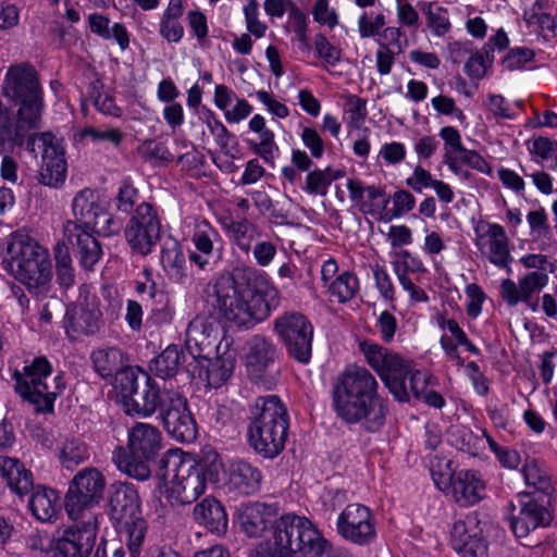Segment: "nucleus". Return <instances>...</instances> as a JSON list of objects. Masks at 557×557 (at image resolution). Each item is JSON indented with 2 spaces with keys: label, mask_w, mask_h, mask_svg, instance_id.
<instances>
[{
  "label": "nucleus",
  "mask_w": 557,
  "mask_h": 557,
  "mask_svg": "<svg viewBox=\"0 0 557 557\" xmlns=\"http://www.w3.org/2000/svg\"><path fill=\"white\" fill-rule=\"evenodd\" d=\"M211 305L228 322L251 329L280 305V292L265 273L253 267L235 268L221 274L213 286Z\"/></svg>",
  "instance_id": "f257e3e1"
},
{
  "label": "nucleus",
  "mask_w": 557,
  "mask_h": 557,
  "mask_svg": "<svg viewBox=\"0 0 557 557\" xmlns=\"http://www.w3.org/2000/svg\"><path fill=\"white\" fill-rule=\"evenodd\" d=\"M379 382L364 367L349 366L332 388V407L346 424H360L367 433L380 432L386 422L388 400L379 392Z\"/></svg>",
  "instance_id": "f03ea898"
},
{
  "label": "nucleus",
  "mask_w": 557,
  "mask_h": 557,
  "mask_svg": "<svg viewBox=\"0 0 557 557\" xmlns=\"http://www.w3.org/2000/svg\"><path fill=\"white\" fill-rule=\"evenodd\" d=\"M3 90L18 109L13 128L10 111L0 101V145L5 140L22 145L26 132L39 127L44 109L42 90L34 66L28 63L11 65L5 75Z\"/></svg>",
  "instance_id": "7ed1b4c3"
},
{
  "label": "nucleus",
  "mask_w": 557,
  "mask_h": 557,
  "mask_svg": "<svg viewBox=\"0 0 557 557\" xmlns=\"http://www.w3.org/2000/svg\"><path fill=\"white\" fill-rule=\"evenodd\" d=\"M2 267L29 293L46 296L51 288V261L46 248L22 233H12L3 256Z\"/></svg>",
  "instance_id": "20e7f679"
},
{
  "label": "nucleus",
  "mask_w": 557,
  "mask_h": 557,
  "mask_svg": "<svg viewBox=\"0 0 557 557\" xmlns=\"http://www.w3.org/2000/svg\"><path fill=\"white\" fill-rule=\"evenodd\" d=\"M288 428L287 409L277 396H261L251 405L248 444L262 458L274 459L282 453Z\"/></svg>",
  "instance_id": "39448f33"
},
{
  "label": "nucleus",
  "mask_w": 557,
  "mask_h": 557,
  "mask_svg": "<svg viewBox=\"0 0 557 557\" xmlns=\"http://www.w3.org/2000/svg\"><path fill=\"white\" fill-rule=\"evenodd\" d=\"M109 515L129 557H139L147 533L137 490L131 483L115 482L109 491Z\"/></svg>",
  "instance_id": "423d86ee"
},
{
  "label": "nucleus",
  "mask_w": 557,
  "mask_h": 557,
  "mask_svg": "<svg viewBox=\"0 0 557 557\" xmlns=\"http://www.w3.org/2000/svg\"><path fill=\"white\" fill-rule=\"evenodd\" d=\"M157 476L168 483L165 496L173 506L191 504L206 490L203 469L178 450H168L159 460Z\"/></svg>",
  "instance_id": "0eeeda50"
},
{
  "label": "nucleus",
  "mask_w": 557,
  "mask_h": 557,
  "mask_svg": "<svg viewBox=\"0 0 557 557\" xmlns=\"http://www.w3.org/2000/svg\"><path fill=\"white\" fill-rule=\"evenodd\" d=\"M97 534V517L87 515L84 521L74 522L53 540L47 532L39 530L29 533L25 539V546L33 553L50 552V557H89L95 547Z\"/></svg>",
  "instance_id": "6e6552de"
},
{
  "label": "nucleus",
  "mask_w": 557,
  "mask_h": 557,
  "mask_svg": "<svg viewBox=\"0 0 557 557\" xmlns=\"http://www.w3.org/2000/svg\"><path fill=\"white\" fill-rule=\"evenodd\" d=\"M359 349L395 400L409 403L411 376L418 370L414 369L412 360L369 341L361 342Z\"/></svg>",
  "instance_id": "1a4fd4ad"
},
{
  "label": "nucleus",
  "mask_w": 557,
  "mask_h": 557,
  "mask_svg": "<svg viewBox=\"0 0 557 557\" xmlns=\"http://www.w3.org/2000/svg\"><path fill=\"white\" fill-rule=\"evenodd\" d=\"M52 366L44 357H36L23 372L15 371V392L35 406L37 412H52L54 400L65 387L62 373L51 379Z\"/></svg>",
  "instance_id": "9d476101"
},
{
  "label": "nucleus",
  "mask_w": 557,
  "mask_h": 557,
  "mask_svg": "<svg viewBox=\"0 0 557 557\" xmlns=\"http://www.w3.org/2000/svg\"><path fill=\"white\" fill-rule=\"evenodd\" d=\"M161 440L158 428L138 422L127 432V450L117 447L113 460L128 476L145 481L151 474L149 462L154 460L162 447Z\"/></svg>",
  "instance_id": "9b49d317"
},
{
  "label": "nucleus",
  "mask_w": 557,
  "mask_h": 557,
  "mask_svg": "<svg viewBox=\"0 0 557 557\" xmlns=\"http://www.w3.org/2000/svg\"><path fill=\"white\" fill-rule=\"evenodd\" d=\"M26 149L35 156L38 150L41 151L39 183L53 188L63 185L67 174L65 151L51 133L29 135L26 140Z\"/></svg>",
  "instance_id": "f8f14e48"
},
{
  "label": "nucleus",
  "mask_w": 557,
  "mask_h": 557,
  "mask_svg": "<svg viewBox=\"0 0 557 557\" xmlns=\"http://www.w3.org/2000/svg\"><path fill=\"white\" fill-rule=\"evenodd\" d=\"M103 475L94 468L79 471L72 480L65 495V510L74 522L84 521L92 512L87 509L98 504L104 490Z\"/></svg>",
  "instance_id": "ddd939ff"
},
{
  "label": "nucleus",
  "mask_w": 557,
  "mask_h": 557,
  "mask_svg": "<svg viewBox=\"0 0 557 557\" xmlns=\"http://www.w3.org/2000/svg\"><path fill=\"white\" fill-rule=\"evenodd\" d=\"M518 504V512H515L516 507L511 505L509 517L510 529L516 537H527L532 531L552 525L555 516L549 496L519 493Z\"/></svg>",
  "instance_id": "4468645a"
},
{
  "label": "nucleus",
  "mask_w": 557,
  "mask_h": 557,
  "mask_svg": "<svg viewBox=\"0 0 557 557\" xmlns=\"http://www.w3.org/2000/svg\"><path fill=\"white\" fill-rule=\"evenodd\" d=\"M274 331L290 357L304 364L310 362L313 327L308 318L300 312H285L274 320Z\"/></svg>",
  "instance_id": "2eb2a0df"
},
{
  "label": "nucleus",
  "mask_w": 557,
  "mask_h": 557,
  "mask_svg": "<svg viewBox=\"0 0 557 557\" xmlns=\"http://www.w3.org/2000/svg\"><path fill=\"white\" fill-rule=\"evenodd\" d=\"M273 545L287 554L313 553V523L295 513L281 516L271 527Z\"/></svg>",
  "instance_id": "dca6fc26"
},
{
  "label": "nucleus",
  "mask_w": 557,
  "mask_h": 557,
  "mask_svg": "<svg viewBox=\"0 0 557 557\" xmlns=\"http://www.w3.org/2000/svg\"><path fill=\"white\" fill-rule=\"evenodd\" d=\"M102 325L100 300L96 295L87 290L81 292L77 301L66 307L63 327L71 341L95 335Z\"/></svg>",
  "instance_id": "f3484780"
},
{
  "label": "nucleus",
  "mask_w": 557,
  "mask_h": 557,
  "mask_svg": "<svg viewBox=\"0 0 557 557\" xmlns=\"http://www.w3.org/2000/svg\"><path fill=\"white\" fill-rule=\"evenodd\" d=\"M124 235L134 253L149 255L161 235V222L156 208L148 202L139 203L125 227Z\"/></svg>",
  "instance_id": "a211bd4d"
},
{
  "label": "nucleus",
  "mask_w": 557,
  "mask_h": 557,
  "mask_svg": "<svg viewBox=\"0 0 557 557\" xmlns=\"http://www.w3.org/2000/svg\"><path fill=\"white\" fill-rule=\"evenodd\" d=\"M480 512L473 511L454 522L450 545L458 557H488L487 522Z\"/></svg>",
  "instance_id": "6ab92c4d"
},
{
  "label": "nucleus",
  "mask_w": 557,
  "mask_h": 557,
  "mask_svg": "<svg viewBox=\"0 0 557 557\" xmlns=\"http://www.w3.org/2000/svg\"><path fill=\"white\" fill-rule=\"evenodd\" d=\"M337 533L347 542L358 546H369L377 536L376 519L370 507L348 504L336 520Z\"/></svg>",
  "instance_id": "aec40b11"
},
{
  "label": "nucleus",
  "mask_w": 557,
  "mask_h": 557,
  "mask_svg": "<svg viewBox=\"0 0 557 557\" xmlns=\"http://www.w3.org/2000/svg\"><path fill=\"white\" fill-rule=\"evenodd\" d=\"M160 418L166 433L181 443H190L197 437V424L187 399L180 393L165 395Z\"/></svg>",
  "instance_id": "412c9836"
},
{
  "label": "nucleus",
  "mask_w": 557,
  "mask_h": 557,
  "mask_svg": "<svg viewBox=\"0 0 557 557\" xmlns=\"http://www.w3.org/2000/svg\"><path fill=\"white\" fill-rule=\"evenodd\" d=\"M346 187L350 201L364 215L375 218L389 203V197L380 185H366L362 180L351 177L347 180Z\"/></svg>",
  "instance_id": "4be33fe9"
},
{
  "label": "nucleus",
  "mask_w": 557,
  "mask_h": 557,
  "mask_svg": "<svg viewBox=\"0 0 557 557\" xmlns=\"http://www.w3.org/2000/svg\"><path fill=\"white\" fill-rule=\"evenodd\" d=\"M81 224L65 222L63 233L69 243L76 248V253L81 265L86 270H91L99 261L102 249L100 243L94 237L88 228H82Z\"/></svg>",
  "instance_id": "5701e85b"
},
{
  "label": "nucleus",
  "mask_w": 557,
  "mask_h": 557,
  "mask_svg": "<svg viewBox=\"0 0 557 557\" xmlns=\"http://www.w3.org/2000/svg\"><path fill=\"white\" fill-rule=\"evenodd\" d=\"M453 496L456 503L461 507H470L479 504L483 499V493L486 488L479 470L462 469L450 476Z\"/></svg>",
  "instance_id": "b1692460"
},
{
  "label": "nucleus",
  "mask_w": 557,
  "mask_h": 557,
  "mask_svg": "<svg viewBox=\"0 0 557 557\" xmlns=\"http://www.w3.org/2000/svg\"><path fill=\"white\" fill-rule=\"evenodd\" d=\"M276 504L248 503L240 507L238 519L242 531L249 537H260L278 516Z\"/></svg>",
  "instance_id": "393cba45"
},
{
  "label": "nucleus",
  "mask_w": 557,
  "mask_h": 557,
  "mask_svg": "<svg viewBox=\"0 0 557 557\" xmlns=\"http://www.w3.org/2000/svg\"><path fill=\"white\" fill-rule=\"evenodd\" d=\"M140 380L141 385L128 401L131 408L127 409V412L134 411L144 417L153 414L157 409H160L161 412L164 408L165 395L178 392L165 387L160 391L148 373H141Z\"/></svg>",
  "instance_id": "a878e982"
},
{
  "label": "nucleus",
  "mask_w": 557,
  "mask_h": 557,
  "mask_svg": "<svg viewBox=\"0 0 557 557\" xmlns=\"http://www.w3.org/2000/svg\"><path fill=\"white\" fill-rule=\"evenodd\" d=\"M218 326L205 317L194 318L186 330L185 345L194 359L200 358L214 347Z\"/></svg>",
  "instance_id": "bb28decb"
},
{
  "label": "nucleus",
  "mask_w": 557,
  "mask_h": 557,
  "mask_svg": "<svg viewBox=\"0 0 557 557\" xmlns=\"http://www.w3.org/2000/svg\"><path fill=\"white\" fill-rule=\"evenodd\" d=\"M218 238L219 233L208 222L199 223L191 238L196 250L189 251V261L200 270L211 267L219 258V255L214 256V242Z\"/></svg>",
  "instance_id": "cd10ccee"
},
{
  "label": "nucleus",
  "mask_w": 557,
  "mask_h": 557,
  "mask_svg": "<svg viewBox=\"0 0 557 557\" xmlns=\"http://www.w3.org/2000/svg\"><path fill=\"white\" fill-rule=\"evenodd\" d=\"M160 261L171 280L180 284H186L190 280L191 274L183 247L174 237L169 236L163 240Z\"/></svg>",
  "instance_id": "c85d7f7f"
},
{
  "label": "nucleus",
  "mask_w": 557,
  "mask_h": 557,
  "mask_svg": "<svg viewBox=\"0 0 557 557\" xmlns=\"http://www.w3.org/2000/svg\"><path fill=\"white\" fill-rule=\"evenodd\" d=\"M262 473L250 462L238 459L234 460L227 470V484L242 495H252L261 487Z\"/></svg>",
  "instance_id": "c756f323"
},
{
  "label": "nucleus",
  "mask_w": 557,
  "mask_h": 557,
  "mask_svg": "<svg viewBox=\"0 0 557 557\" xmlns=\"http://www.w3.org/2000/svg\"><path fill=\"white\" fill-rule=\"evenodd\" d=\"M102 210L99 194L91 188H84L75 195L72 202L75 220H67L66 222L77 223L82 225V228L90 230L97 224Z\"/></svg>",
  "instance_id": "7c9ffc66"
},
{
  "label": "nucleus",
  "mask_w": 557,
  "mask_h": 557,
  "mask_svg": "<svg viewBox=\"0 0 557 557\" xmlns=\"http://www.w3.org/2000/svg\"><path fill=\"white\" fill-rule=\"evenodd\" d=\"M194 519L209 532L223 535L227 531L228 518L223 505L214 497H205L194 508Z\"/></svg>",
  "instance_id": "2f4dec72"
},
{
  "label": "nucleus",
  "mask_w": 557,
  "mask_h": 557,
  "mask_svg": "<svg viewBox=\"0 0 557 557\" xmlns=\"http://www.w3.org/2000/svg\"><path fill=\"white\" fill-rule=\"evenodd\" d=\"M315 66L326 71L330 75L341 77L344 72L339 69L344 63L343 49L329 40L323 34L314 37Z\"/></svg>",
  "instance_id": "473e14b6"
},
{
  "label": "nucleus",
  "mask_w": 557,
  "mask_h": 557,
  "mask_svg": "<svg viewBox=\"0 0 557 557\" xmlns=\"http://www.w3.org/2000/svg\"><path fill=\"white\" fill-rule=\"evenodd\" d=\"M405 184L417 194H421L424 188H433L440 201L446 205L453 202L455 197L448 183L433 178L431 172L421 165L413 169L412 175L406 178Z\"/></svg>",
  "instance_id": "72a5a7b5"
},
{
  "label": "nucleus",
  "mask_w": 557,
  "mask_h": 557,
  "mask_svg": "<svg viewBox=\"0 0 557 557\" xmlns=\"http://www.w3.org/2000/svg\"><path fill=\"white\" fill-rule=\"evenodd\" d=\"M0 472L13 493L23 497L34 490L33 474L14 458L4 457L0 460Z\"/></svg>",
  "instance_id": "f704fd0d"
},
{
  "label": "nucleus",
  "mask_w": 557,
  "mask_h": 557,
  "mask_svg": "<svg viewBox=\"0 0 557 557\" xmlns=\"http://www.w3.org/2000/svg\"><path fill=\"white\" fill-rule=\"evenodd\" d=\"M276 348L262 336H255L249 342L247 368L255 377H261L267 368L274 362Z\"/></svg>",
  "instance_id": "c9c22d12"
},
{
  "label": "nucleus",
  "mask_w": 557,
  "mask_h": 557,
  "mask_svg": "<svg viewBox=\"0 0 557 557\" xmlns=\"http://www.w3.org/2000/svg\"><path fill=\"white\" fill-rule=\"evenodd\" d=\"M59 500L54 490L38 486L30 495L28 508L38 521L51 522L58 516Z\"/></svg>",
  "instance_id": "e433bc0d"
},
{
  "label": "nucleus",
  "mask_w": 557,
  "mask_h": 557,
  "mask_svg": "<svg viewBox=\"0 0 557 557\" xmlns=\"http://www.w3.org/2000/svg\"><path fill=\"white\" fill-rule=\"evenodd\" d=\"M95 371L106 380L112 379L127 363L126 355L117 347L100 348L91 352Z\"/></svg>",
  "instance_id": "4c0bfd02"
},
{
  "label": "nucleus",
  "mask_w": 557,
  "mask_h": 557,
  "mask_svg": "<svg viewBox=\"0 0 557 557\" xmlns=\"http://www.w3.org/2000/svg\"><path fill=\"white\" fill-rule=\"evenodd\" d=\"M487 235L490 237L488 261L500 269L510 271L509 263L512 261V257L509 250V238L505 228L498 223H487Z\"/></svg>",
  "instance_id": "58836bf2"
},
{
  "label": "nucleus",
  "mask_w": 557,
  "mask_h": 557,
  "mask_svg": "<svg viewBox=\"0 0 557 557\" xmlns=\"http://www.w3.org/2000/svg\"><path fill=\"white\" fill-rule=\"evenodd\" d=\"M185 361V351L176 345H170L150 361L149 369L156 376L163 380L172 379Z\"/></svg>",
  "instance_id": "ea45409f"
},
{
  "label": "nucleus",
  "mask_w": 557,
  "mask_h": 557,
  "mask_svg": "<svg viewBox=\"0 0 557 557\" xmlns=\"http://www.w3.org/2000/svg\"><path fill=\"white\" fill-rule=\"evenodd\" d=\"M435 377L426 372L417 370V373L411 376V391L414 399L422 400L425 405L442 409L446 405V400L443 395L434 389H429V386L433 384Z\"/></svg>",
  "instance_id": "a19ab883"
},
{
  "label": "nucleus",
  "mask_w": 557,
  "mask_h": 557,
  "mask_svg": "<svg viewBox=\"0 0 557 557\" xmlns=\"http://www.w3.org/2000/svg\"><path fill=\"white\" fill-rule=\"evenodd\" d=\"M418 8L425 15L426 26L435 37H444L451 29L448 10L437 2L419 1Z\"/></svg>",
  "instance_id": "79ce46f5"
},
{
  "label": "nucleus",
  "mask_w": 557,
  "mask_h": 557,
  "mask_svg": "<svg viewBox=\"0 0 557 557\" xmlns=\"http://www.w3.org/2000/svg\"><path fill=\"white\" fill-rule=\"evenodd\" d=\"M521 473L525 484L534 487V491L528 492L530 495H546L553 498L555 487L552 478L540 467L536 459L527 461L522 467Z\"/></svg>",
  "instance_id": "37998d69"
},
{
  "label": "nucleus",
  "mask_w": 557,
  "mask_h": 557,
  "mask_svg": "<svg viewBox=\"0 0 557 557\" xmlns=\"http://www.w3.org/2000/svg\"><path fill=\"white\" fill-rule=\"evenodd\" d=\"M325 287L331 299L335 298L337 302L346 304L356 297L360 288V283L354 272L343 271Z\"/></svg>",
  "instance_id": "c03bdc74"
},
{
  "label": "nucleus",
  "mask_w": 557,
  "mask_h": 557,
  "mask_svg": "<svg viewBox=\"0 0 557 557\" xmlns=\"http://www.w3.org/2000/svg\"><path fill=\"white\" fill-rule=\"evenodd\" d=\"M290 8V21L294 30L298 35L299 41L308 48L306 39V18L304 14L294 5L290 0H265L264 10L271 16L281 17Z\"/></svg>",
  "instance_id": "a18cd8bd"
},
{
  "label": "nucleus",
  "mask_w": 557,
  "mask_h": 557,
  "mask_svg": "<svg viewBox=\"0 0 557 557\" xmlns=\"http://www.w3.org/2000/svg\"><path fill=\"white\" fill-rule=\"evenodd\" d=\"M225 228L231 239L245 252L251 249L252 243L260 236L258 227L245 218L230 221L225 224Z\"/></svg>",
  "instance_id": "49530a36"
},
{
  "label": "nucleus",
  "mask_w": 557,
  "mask_h": 557,
  "mask_svg": "<svg viewBox=\"0 0 557 557\" xmlns=\"http://www.w3.org/2000/svg\"><path fill=\"white\" fill-rule=\"evenodd\" d=\"M146 373L139 368L129 367L127 363L119 371L114 377V386L119 389L123 397L125 405L128 406V401L141 385L140 374Z\"/></svg>",
  "instance_id": "de8ad7c7"
},
{
  "label": "nucleus",
  "mask_w": 557,
  "mask_h": 557,
  "mask_svg": "<svg viewBox=\"0 0 557 557\" xmlns=\"http://www.w3.org/2000/svg\"><path fill=\"white\" fill-rule=\"evenodd\" d=\"M438 136L444 140V163L451 172L457 170V158L455 153H461L465 146L459 131L454 126H444L440 129Z\"/></svg>",
  "instance_id": "09e8293b"
},
{
  "label": "nucleus",
  "mask_w": 557,
  "mask_h": 557,
  "mask_svg": "<svg viewBox=\"0 0 557 557\" xmlns=\"http://www.w3.org/2000/svg\"><path fill=\"white\" fill-rule=\"evenodd\" d=\"M149 296L154 299L148 321L154 325H168L173 321L174 306L162 292H157L154 284L150 286Z\"/></svg>",
  "instance_id": "8fccbe9b"
},
{
  "label": "nucleus",
  "mask_w": 557,
  "mask_h": 557,
  "mask_svg": "<svg viewBox=\"0 0 557 557\" xmlns=\"http://www.w3.org/2000/svg\"><path fill=\"white\" fill-rule=\"evenodd\" d=\"M483 437L503 468L515 470L519 467L521 456L518 450L499 445L486 430H483Z\"/></svg>",
  "instance_id": "3c124183"
},
{
  "label": "nucleus",
  "mask_w": 557,
  "mask_h": 557,
  "mask_svg": "<svg viewBox=\"0 0 557 557\" xmlns=\"http://www.w3.org/2000/svg\"><path fill=\"white\" fill-rule=\"evenodd\" d=\"M87 458L88 449L82 441L72 438L63 443L60 453V461L65 468L72 470Z\"/></svg>",
  "instance_id": "603ef678"
},
{
  "label": "nucleus",
  "mask_w": 557,
  "mask_h": 557,
  "mask_svg": "<svg viewBox=\"0 0 557 557\" xmlns=\"http://www.w3.org/2000/svg\"><path fill=\"white\" fill-rule=\"evenodd\" d=\"M357 25L360 38L379 37L386 25V17L382 12L374 13L363 10L358 17Z\"/></svg>",
  "instance_id": "864d4df0"
},
{
  "label": "nucleus",
  "mask_w": 557,
  "mask_h": 557,
  "mask_svg": "<svg viewBox=\"0 0 557 557\" xmlns=\"http://www.w3.org/2000/svg\"><path fill=\"white\" fill-rule=\"evenodd\" d=\"M535 52L528 47L516 46L509 48L502 59V66L510 72L522 71L527 69V64L534 61Z\"/></svg>",
  "instance_id": "5fc2aeb1"
},
{
  "label": "nucleus",
  "mask_w": 557,
  "mask_h": 557,
  "mask_svg": "<svg viewBox=\"0 0 557 557\" xmlns=\"http://www.w3.org/2000/svg\"><path fill=\"white\" fill-rule=\"evenodd\" d=\"M234 360L231 358H216L207 369L208 384L214 388L223 385L233 374Z\"/></svg>",
  "instance_id": "6e6d98bb"
},
{
  "label": "nucleus",
  "mask_w": 557,
  "mask_h": 557,
  "mask_svg": "<svg viewBox=\"0 0 557 557\" xmlns=\"http://www.w3.org/2000/svg\"><path fill=\"white\" fill-rule=\"evenodd\" d=\"M397 260L392 261L393 271L396 275L405 274L409 275V273H425L428 269L424 267L422 260L412 255L407 249H401L396 252Z\"/></svg>",
  "instance_id": "4d7b16f0"
},
{
  "label": "nucleus",
  "mask_w": 557,
  "mask_h": 557,
  "mask_svg": "<svg viewBox=\"0 0 557 557\" xmlns=\"http://www.w3.org/2000/svg\"><path fill=\"white\" fill-rule=\"evenodd\" d=\"M139 198L137 188L133 185L131 178L122 181L119 191L114 198V205L117 211L129 214L135 211L134 207Z\"/></svg>",
  "instance_id": "13d9d810"
},
{
  "label": "nucleus",
  "mask_w": 557,
  "mask_h": 557,
  "mask_svg": "<svg viewBox=\"0 0 557 557\" xmlns=\"http://www.w3.org/2000/svg\"><path fill=\"white\" fill-rule=\"evenodd\" d=\"M345 112L348 114L350 126L360 128L368 115L367 100L357 95H349L346 99Z\"/></svg>",
  "instance_id": "bf43d9fd"
},
{
  "label": "nucleus",
  "mask_w": 557,
  "mask_h": 557,
  "mask_svg": "<svg viewBox=\"0 0 557 557\" xmlns=\"http://www.w3.org/2000/svg\"><path fill=\"white\" fill-rule=\"evenodd\" d=\"M373 277L381 297L391 302L392 309H396L395 286L385 267L376 264L373 268Z\"/></svg>",
  "instance_id": "052dcab7"
},
{
  "label": "nucleus",
  "mask_w": 557,
  "mask_h": 557,
  "mask_svg": "<svg viewBox=\"0 0 557 557\" xmlns=\"http://www.w3.org/2000/svg\"><path fill=\"white\" fill-rule=\"evenodd\" d=\"M548 275L545 272L533 271L520 280L522 302L529 304L534 292L542 289L548 283Z\"/></svg>",
  "instance_id": "680f3d73"
},
{
  "label": "nucleus",
  "mask_w": 557,
  "mask_h": 557,
  "mask_svg": "<svg viewBox=\"0 0 557 557\" xmlns=\"http://www.w3.org/2000/svg\"><path fill=\"white\" fill-rule=\"evenodd\" d=\"M466 295L469 301L466 305V312L471 319H476L482 313L483 304L486 299V294L483 288L476 284L471 283L466 286Z\"/></svg>",
  "instance_id": "e2e57ef3"
},
{
  "label": "nucleus",
  "mask_w": 557,
  "mask_h": 557,
  "mask_svg": "<svg viewBox=\"0 0 557 557\" xmlns=\"http://www.w3.org/2000/svg\"><path fill=\"white\" fill-rule=\"evenodd\" d=\"M451 436V445L457 449L468 453L474 454L476 448L478 436L468 426H460L454 430L450 433Z\"/></svg>",
  "instance_id": "0e129e2a"
},
{
  "label": "nucleus",
  "mask_w": 557,
  "mask_h": 557,
  "mask_svg": "<svg viewBox=\"0 0 557 557\" xmlns=\"http://www.w3.org/2000/svg\"><path fill=\"white\" fill-rule=\"evenodd\" d=\"M379 48L375 52V65L380 75H388L395 64V55L398 54L394 49H391L384 41L376 40Z\"/></svg>",
  "instance_id": "69168bd1"
},
{
  "label": "nucleus",
  "mask_w": 557,
  "mask_h": 557,
  "mask_svg": "<svg viewBox=\"0 0 557 557\" xmlns=\"http://www.w3.org/2000/svg\"><path fill=\"white\" fill-rule=\"evenodd\" d=\"M528 150L531 154L540 157L542 160H550L554 156H557V140L539 136L528 145Z\"/></svg>",
  "instance_id": "338daca9"
},
{
  "label": "nucleus",
  "mask_w": 557,
  "mask_h": 557,
  "mask_svg": "<svg viewBox=\"0 0 557 557\" xmlns=\"http://www.w3.org/2000/svg\"><path fill=\"white\" fill-rule=\"evenodd\" d=\"M389 197L393 202V212L396 215L404 216L416 207V197L407 189H397Z\"/></svg>",
  "instance_id": "774afa93"
}]
</instances>
